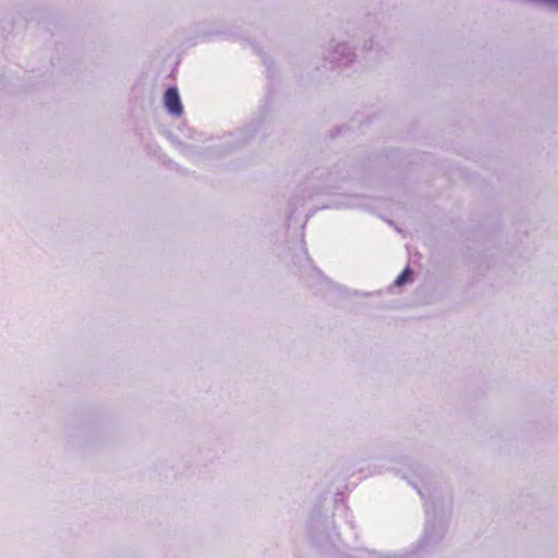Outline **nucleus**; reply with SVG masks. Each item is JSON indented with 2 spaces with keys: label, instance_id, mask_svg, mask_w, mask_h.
I'll return each instance as SVG.
<instances>
[{
  "label": "nucleus",
  "instance_id": "nucleus-1",
  "mask_svg": "<svg viewBox=\"0 0 558 558\" xmlns=\"http://www.w3.org/2000/svg\"><path fill=\"white\" fill-rule=\"evenodd\" d=\"M163 104L168 112L174 117H180L183 112V107L180 100L179 92L175 87H169L163 96Z\"/></svg>",
  "mask_w": 558,
  "mask_h": 558
},
{
  "label": "nucleus",
  "instance_id": "nucleus-2",
  "mask_svg": "<svg viewBox=\"0 0 558 558\" xmlns=\"http://www.w3.org/2000/svg\"><path fill=\"white\" fill-rule=\"evenodd\" d=\"M352 53L350 49L345 45H338L333 51L332 61H336L338 65L340 64H349L353 61Z\"/></svg>",
  "mask_w": 558,
  "mask_h": 558
},
{
  "label": "nucleus",
  "instance_id": "nucleus-3",
  "mask_svg": "<svg viewBox=\"0 0 558 558\" xmlns=\"http://www.w3.org/2000/svg\"><path fill=\"white\" fill-rule=\"evenodd\" d=\"M410 274H411V270H410V268H409V267H407V268H405V269H404V270H403V271H402V272H401V274L396 278V280H395V284H396V286H401V284H403V283L408 280V278H409Z\"/></svg>",
  "mask_w": 558,
  "mask_h": 558
}]
</instances>
